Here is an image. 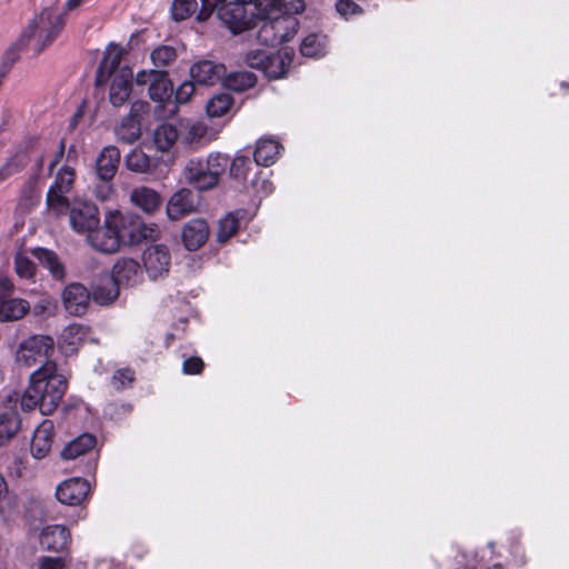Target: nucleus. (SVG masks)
Listing matches in <instances>:
<instances>
[{"instance_id": "f257e3e1", "label": "nucleus", "mask_w": 569, "mask_h": 569, "mask_svg": "<svg viewBox=\"0 0 569 569\" xmlns=\"http://www.w3.org/2000/svg\"><path fill=\"white\" fill-rule=\"evenodd\" d=\"M66 390V377L59 372L54 361L47 360L30 375L19 402L24 411L38 408L42 415L48 416L57 409Z\"/></svg>"}, {"instance_id": "f03ea898", "label": "nucleus", "mask_w": 569, "mask_h": 569, "mask_svg": "<svg viewBox=\"0 0 569 569\" xmlns=\"http://www.w3.org/2000/svg\"><path fill=\"white\" fill-rule=\"evenodd\" d=\"M62 14L53 8H44L27 26L19 38L21 46H28L40 54L52 44L63 28Z\"/></svg>"}, {"instance_id": "7ed1b4c3", "label": "nucleus", "mask_w": 569, "mask_h": 569, "mask_svg": "<svg viewBox=\"0 0 569 569\" xmlns=\"http://www.w3.org/2000/svg\"><path fill=\"white\" fill-rule=\"evenodd\" d=\"M228 164V156L219 152L210 153L207 159L191 158L186 162L181 177L197 190L207 191L219 183Z\"/></svg>"}, {"instance_id": "20e7f679", "label": "nucleus", "mask_w": 569, "mask_h": 569, "mask_svg": "<svg viewBox=\"0 0 569 569\" xmlns=\"http://www.w3.org/2000/svg\"><path fill=\"white\" fill-rule=\"evenodd\" d=\"M266 17L259 32L258 39L270 46L291 40L298 30V20L290 14H278L273 10L266 9Z\"/></svg>"}, {"instance_id": "39448f33", "label": "nucleus", "mask_w": 569, "mask_h": 569, "mask_svg": "<svg viewBox=\"0 0 569 569\" xmlns=\"http://www.w3.org/2000/svg\"><path fill=\"white\" fill-rule=\"evenodd\" d=\"M120 222L121 214L118 211L110 212L103 226H98L86 234L87 241L98 251L116 252L121 244Z\"/></svg>"}, {"instance_id": "423d86ee", "label": "nucleus", "mask_w": 569, "mask_h": 569, "mask_svg": "<svg viewBox=\"0 0 569 569\" xmlns=\"http://www.w3.org/2000/svg\"><path fill=\"white\" fill-rule=\"evenodd\" d=\"M53 350L54 341L50 336L32 335L18 345L14 361L19 367L30 368L49 358Z\"/></svg>"}, {"instance_id": "0eeeda50", "label": "nucleus", "mask_w": 569, "mask_h": 569, "mask_svg": "<svg viewBox=\"0 0 569 569\" xmlns=\"http://www.w3.org/2000/svg\"><path fill=\"white\" fill-rule=\"evenodd\" d=\"M20 393L14 390L6 392L0 411V447L8 445L21 429V417L17 410Z\"/></svg>"}, {"instance_id": "6e6552de", "label": "nucleus", "mask_w": 569, "mask_h": 569, "mask_svg": "<svg viewBox=\"0 0 569 569\" xmlns=\"http://www.w3.org/2000/svg\"><path fill=\"white\" fill-rule=\"evenodd\" d=\"M69 223L80 234H87L100 224L99 211L93 202L76 198L70 204Z\"/></svg>"}, {"instance_id": "1a4fd4ad", "label": "nucleus", "mask_w": 569, "mask_h": 569, "mask_svg": "<svg viewBox=\"0 0 569 569\" xmlns=\"http://www.w3.org/2000/svg\"><path fill=\"white\" fill-rule=\"evenodd\" d=\"M120 234L121 242L138 244L143 240L158 239L161 234V230L157 223H146L138 218H124L121 214Z\"/></svg>"}, {"instance_id": "9d476101", "label": "nucleus", "mask_w": 569, "mask_h": 569, "mask_svg": "<svg viewBox=\"0 0 569 569\" xmlns=\"http://www.w3.org/2000/svg\"><path fill=\"white\" fill-rule=\"evenodd\" d=\"M73 180V169L63 167L58 171L53 184L48 190L47 204L57 214L63 212L69 207L66 194L71 190Z\"/></svg>"}, {"instance_id": "9b49d317", "label": "nucleus", "mask_w": 569, "mask_h": 569, "mask_svg": "<svg viewBox=\"0 0 569 569\" xmlns=\"http://www.w3.org/2000/svg\"><path fill=\"white\" fill-rule=\"evenodd\" d=\"M142 262L148 277L152 280L163 278L171 267V253L162 243L148 246L142 253Z\"/></svg>"}, {"instance_id": "f8f14e48", "label": "nucleus", "mask_w": 569, "mask_h": 569, "mask_svg": "<svg viewBox=\"0 0 569 569\" xmlns=\"http://www.w3.org/2000/svg\"><path fill=\"white\" fill-rule=\"evenodd\" d=\"M149 104L146 101H134L130 112L123 117L116 128L117 138L123 143H133L141 136L140 116L146 113Z\"/></svg>"}, {"instance_id": "ddd939ff", "label": "nucleus", "mask_w": 569, "mask_h": 569, "mask_svg": "<svg viewBox=\"0 0 569 569\" xmlns=\"http://www.w3.org/2000/svg\"><path fill=\"white\" fill-rule=\"evenodd\" d=\"M218 18L233 34H238L250 27L253 12L232 0L219 8Z\"/></svg>"}, {"instance_id": "4468645a", "label": "nucleus", "mask_w": 569, "mask_h": 569, "mask_svg": "<svg viewBox=\"0 0 569 569\" xmlns=\"http://www.w3.org/2000/svg\"><path fill=\"white\" fill-rule=\"evenodd\" d=\"M198 206V198L193 191L181 188L170 197L166 208L167 217L171 221L181 220L197 212Z\"/></svg>"}, {"instance_id": "2eb2a0df", "label": "nucleus", "mask_w": 569, "mask_h": 569, "mask_svg": "<svg viewBox=\"0 0 569 569\" xmlns=\"http://www.w3.org/2000/svg\"><path fill=\"white\" fill-rule=\"evenodd\" d=\"M71 542V533L63 525H47L39 533L40 546L50 552H67Z\"/></svg>"}, {"instance_id": "dca6fc26", "label": "nucleus", "mask_w": 569, "mask_h": 569, "mask_svg": "<svg viewBox=\"0 0 569 569\" xmlns=\"http://www.w3.org/2000/svg\"><path fill=\"white\" fill-rule=\"evenodd\" d=\"M90 485L82 478H70L58 485L57 499L64 505H80L89 495Z\"/></svg>"}, {"instance_id": "f3484780", "label": "nucleus", "mask_w": 569, "mask_h": 569, "mask_svg": "<svg viewBox=\"0 0 569 569\" xmlns=\"http://www.w3.org/2000/svg\"><path fill=\"white\" fill-rule=\"evenodd\" d=\"M209 234V224L204 219H191L182 227V244L188 251H196L207 242Z\"/></svg>"}, {"instance_id": "a211bd4d", "label": "nucleus", "mask_w": 569, "mask_h": 569, "mask_svg": "<svg viewBox=\"0 0 569 569\" xmlns=\"http://www.w3.org/2000/svg\"><path fill=\"white\" fill-rule=\"evenodd\" d=\"M132 78L133 73L129 67L119 69L109 78L111 80L109 100L112 106L121 107L128 101L131 93Z\"/></svg>"}, {"instance_id": "6ab92c4d", "label": "nucleus", "mask_w": 569, "mask_h": 569, "mask_svg": "<svg viewBox=\"0 0 569 569\" xmlns=\"http://www.w3.org/2000/svg\"><path fill=\"white\" fill-rule=\"evenodd\" d=\"M53 439V422L51 420H43L33 431L30 443L31 456L37 460L46 458L51 451Z\"/></svg>"}, {"instance_id": "aec40b11", "label": "nucleus", "mask_w": 569, "mask_h": 569, "mask_svg": "<svg viewBox=\"0 0 569 569\" xmlns=\"http://www.w3.org/2000/svg\"><path fill=\"white\" fill-rule=\"evenodd\" d=\"M90 292L80 283L68 284L62 292V302L66 310L73 316H81L87 311Z\"/></svg>"}, {"instance_id": "412c9836", "label": "nucleus", "mask_w": 569, "mask_h": 569, "mask_svg": "<svg viewBox=\"0 0 569 569\" xmlns=\"http://www.w3.org/2000/svg\"><path fill=\"white\" fill-rule=\"evenodd\" d=\"M223 76L224 67L208 60L199 61L190 68L192 81L202 86L216 84L222 80Z\"/></svg>"}, {"instance_id": "4be33fe9", "label": "nucleus", "mask_w": 569, "mask_h": 569, "mask_svg": "<svg viewBox=\"0 0 569 569\" xmlns=\"http://www.w3.org/2000/svg\"><path fill=\"white\" fill-rule=\"evenodd\" d=\"M123 56V48L116 43H110L104 52V57L100 63V67L97 71L96 82L97 84H102L109 80L111 76H113L120 67L121 60Z\"/></svg>"}, {"instance_id": "5701e85b", "label": "nucleus", "mask_w": 569, "mask_h": 569, "mask_svg": "<svg viewBox=\"0 0 569 569\" xmlns=\"http://www.w3.org/2000/svg\"><path fill=\"white\" fill-rule=\"evenodd\" d=\"M111 277L114 279L119 288L121 286H134L141 280L140 266L133 259H120L114 263Z\"/></svg>"}, {"instance_id": "b1692460", "label": "nucleus", "mask_w": 569, "mask_h": 569, "mask_svg": "<svg viewBox=\"0 0 569 569\" xmlns=\"http://www.w3.org/2000/svg\"><path fill=\"white\" fill-rule=\"evenodd\" d=\"M293 56L292 49L289 48H282L276 53L268 52L267 61L261 71L269 78L279 79L287 73Z\"/></svg>"}, {"instance_id": "393cba45", "label": "nucleus", "mask_w": 569, "mask_h": 569, "mask_svg": "<svg viewBox=\"0 0 569 569\" xmlns=\"http://www.w3.org/2000/svg\"><path fill=\"white\" fill-rule=\"evenodd\" d=\"M120 151L114 146L104 147L97 158V173L104 182H109L118 170Z\"/></svg>"}, {"instance_id": "a878e982", "label": "nucleus", "mask_w": 569, "mask_h": 569, "mask_svg": "<svg viewBox=\"0 0 569 569\" xmlns=\"http://www.w3.org/2000/svg\"><path fill=\"white\" fill-rule=\"evenodd\" d=\"M87 337V329L81 325H70L66 327L59 338L58 347L62 353L69 356L74 353L83 343Z\"/></svg>"}, {"instance_id": "bb28decb", "label": "nucleus", "mask_w": 569, "mask_h": 569, "mask_svg": "<svg viewBox=\"0 0 569 569\" xmlns=\"http://www.w3.org/2000/svg\"><path fill=\"white\" fill-rule=\"evenodd\" d=\"M179 128L180 143L191 149L200 147L208 132L207 126L200 121H179Z\"/></svg>"}, {"instance_id": "cd10ccee", "label": "nucleus", "mask_w": 569, "mask_h": 569, "mask_svg": "<svg viewBox=\"0 0 569 569\" xmlns=\"http://www.w3.org/2000/svg\"><path fill=\"white\" fill-rule=\"evenodd\" d=\"M119 295V287L109 274L99 277L92 286V299L101 305H109L113 302Z\"/></svg>"}, {"instance_id": "c85d7f7f", "label": "nucleus", "mask_w": 569, "mask_h": 569, "mask_svg": "<svg viewBox=\"0 0 569 569\" xmlns=\"http://www.w3.org/2000/svg\"><path fill=\"white\" fill-rule=\"evenodd\" d=\"M131 202L146 213H153L161 204L160 194L149 187H138L131 191Z\"/></svg>"}, {"instance_id": "c756f323", "label": "nucleus", "mask_w": 569, "mask_h": 569, "mask_svg": "<svg viewBox=\"0 0 569 569\" xmlns=\"http://www.w3.org/2000/svg\"><path fill=\"white\" fill-rule=\"evenodd\" d=\"M30 310V303L20 298H0V321L22 319Z\"/></svg>"}, {"instance_id": "7c9ffc66", "label": "nucleus", "mask_w": 569, "mask_h": 569, "mask_svg": "<svg viewBox=\"0 0 569 569\" xmlns=\"http://www.w3.org/2000/svg\"><path fill=\"white\" fill-rule=\"evenodd\" d=\"M153 142L158 150H170L176 142H180V128L178 124L162 123L154 129Z\"/></svg>"}, {"instance_id": "2f4dec72", "label": "nucleus", "mask_w": 569, "mask_h": 569, "mask_svg": "<svg viewBox=\"0 0 569 569\" xmlns=\"http://www.w3.org/2000/svg\"><path fill=\"white\" fill-rule=\"evenodd\" d=\"M280 153L278 141L269 138H262L257 141L254 149V162L257 166L269 167L276 162Z\"/></svg>"}, {"instance_id": "473e14b6", "label": "nucleus", "mask_w": 569, "mask_h": 569, "mask_svg": "<svg viewBox=\"0 0 569 569\" xmlns=\"http://www.w3.org/2000/svg\"><path fill=\"white\" fill-rule=\"evenodd\" d=\"M96 438L90 433H83L68 442L61 450L63 460H73L92 450L96 446Z\"/></svg>"}, {"instance_id": "72a5a7b5", "label": "nucleus", "mask_w": 569, "mask_h": 569, "mask_svg": "<svg viewBox=\"0 0 569 569\" xmlns=\"http://www.w3.org/2000/svg\"><path fill=\"white\" fill-rule=\"evenodd\" d=\"M171 96L172 84L166 72L160 71L149 86V97L156 102L164 103L170 100Z\"/></svg>"}, {"instance_id": "f704fd0d", "label": "nucleus", "mask_w": 569, "mask_h": 569, "mask_svg": "<svg viewBox=\"0 0 569 569\" xmlns=\"http://www.w3.org/2000/svg\"><path fill=\"white\" fill-rule=\"evenodd\" d=\"M327 50V38L321 33H311L303 38L300 51L305 57L317 58L325 56Z\"/></svg>"}, {"instance_id": "c9c22d12", "label": "nucleus", "mask_w": 569, "mask_h": 569, "mask_svg": "<svg viewBox=\"0 0 569 569\" xmlns=\"http://www.w3.org/2000/svg\"><path fill=\"white\" fill-rule=\"evenodd\" d=\"M258 166H253L250 158L243 154H237L230 164V176L239 182H249L250 174L253 170H258Z\"/></svg>"}, {"instance_id": "e433bc0d", "label": "nucleus", "mask_w": 569, "mask_h": 569, "mask_svg": "<svg viewBox=\"0 0 569 569\" xmlns=\"http://www.w3.org/2000/svg\"><path fill=\"white\" fill-rule=\"evenodd\" d=\"M261 4L267 3L269 10H273L278 14L293 16L305 10L303 0H262Z\"/></svg>"}, {"instance_id": "4c0bfd02", "label": "nucleus", "mask_w": 569, "mask_h": 569, "mask_svg": "<svg viewBox=\"0 0 569 569\" xmlns=\"http://www.w3.org/2000/svg\"><path fill=\"white\" fill-rule=\"evenodd\" d=\"M256 82V76L248 71L233 72L229 74L224 80L226 87L233 91H243L253 87Z\"/></svg>"}, {"instance_id": "58836bf2", "label": "nucleus", "mask_w": 569, "mask_h": 569, "mask_svg": "<svg viewBox=\"0 0 569 569\" xmlns=\"http://www.w3.org/2000/svg\"><path fill=\"white\" fill-rule=\"evenodd\" d=\"M36 256L39 261L50 271L53 278L62 279L64 277V269L58 257L50 250L38 249Z\"/></svg>"}, {"instance_id": "ea45409f", "label": "nucleus", "mask_w": 569, "mask_h": 569, "mask_svg": "<svg viewBox=\"0 0 569 569\" xmlns=\"http://www.w3.org/2000/svg\"><path fill=\"white\" fill-rule=\"evenodd\" d=\"M239 229V219L237 213H228L219 220L217 240L220 243L227 242Z\"/></svg>"}, {"instance_id": "a19ab883", "label": "nucleus", "mask_w": 569, "mask_h": 569, "mask_svg": "<svg viewBox=\"0 0 569 569\" xmlns=\"http://www.w3.org/2000/svg\"><path fill=\"white\" fill-rule=\"evenodd\" d=\"M126 167L133 172L146 173L150 170L151 159L139 149H133L126 157Z\"/></svg>"}, {"instance_id": "79ce46f5", "label": "nucleus", "mask_w": 569, "mask_h": 569, "mask_svg": "<svg viewBox=\"0 0 569 569\" xmlns=\"http://www.w3.org/2000/svg\"><path fill=\"white\" fill-rule=\"evenodd\" d=\"M231 103L232 100L228 93L213 96L207 103V113L209 117H222L229 111Z\"/></svg>"}, {"instance_id": "37998d69", "label": "nucleus", "mask_w": 569, "mask_h": 569, "mask_svg": "<svg viewBox=\"0 0 569 569\" xmlns=\"http://www.w3.org/2000/svg\"><path fill=\"white\" fill-rule=\"evenodd\" d=\"M26 164V154L23 152H17L0 168V182L19 172Z\"/></svg>"}, {"instance_id": "c03bdc74", "label": "nucleus", "mask_w": 569, "mask_h": 569, "mask_svg": "<svg viewBox=\"0 0 569 569\" xmlns=\"http://www.w3.org/2000/svg\"><path fill=\"white\" fill-rule=\"evenodd\" d=\"M198 3L196 0H173L171 14L176 21L188 19L196 12Z\"/></svg>"}, {"instance_id": "a18cd8bd", "label": "nucleus", "mask_w": 569, "mask_h": 569, "mask_svg": "<svg viewBox=\"0 0 569 569\" xmlns=\"http://www.w3.org/2000/svg\"><path fill=\"white\" fill-rule=\"evenodd\" d=\"M26 48H29L28 46H21L19 43V39L16 43H13L4 53L1 61L0 67V78L4 77L7 72L12 68V66L18 61L19 59V52Z\"/></svg>"}, {"instance_id": "49530a36", "label": "nucleus", "mask_w": 569, "mask_h": 569, "mask_svg": "<svg viewBox=\"0 0 569 569\" xmlns=\"http://www.w3.org/2000/svg\"><path fill=\"white\" fill-rule=\"evenodd\" d=\"M177 57L174 48L160 46L151 52V60L156 67H166Z\"/></svg>"}, {"instance_id": "de8ad7c7", "label": "nucleus", "mask_w": 569, "mask_h": 569, "mask_svg": "<svg viewBox=\"0 0 569 569\" xmlns=\"http://www.w3.org/2000/svg\"><path fill=\"white\" fill-rule=\"evenodd\" d=\"M260 174H262V171L257 170L249 183L258 197H266L272 192L273 186L268 178L260 177Z\"/></svg>"}, {"instance_id": "09e8293b", "label": "nucleus", "mask_w": 569, "mask_h": 569, "mask_svg": "<svg viewBox=\"0 0 569 569\" xmlns=\"http://www.w3.org/2000/svg\"><path fill=\"white\" fill-rule=\"evenodd\" d=\"M268 51L262 49L249 50L243 58L244 64L261 70L267 61Z\"/></svg>"}, {"instance_id": "8fccbe9b", "label": "nucleus", "mask_w": 569, "mask_h": 569, "mask_svg": "<svg viewBox=\"0 0 569 569\" xmlns=\"http://www.w3.org/2000/svg\"><path fill=\"white\" fill-rule=\"evenodd\" d=\"M69 560L64 556H42L38 559L37 569H67Z\"/></svg>"}, {"instance_id": "3c124183", "label": "nucleus", "mask_w": 569, "mask_h": 569, "mask_svg": "<svg viewBox=\"0 0 569 569\" xmlns=\"http://www.w3.org/2000/svg\"><path fill=\"white\" fill-rule=\"evenodd\" d=\"M16 272L20 278L30 279L34 274L33 262L22 254H18L14 259Z\"/></svg>"}, {"instance_id": "603ef678", "label": "nucleus", "mask_w": 569, "mask_h": 569, "mask_svg": "<svg viewBox=\"0 0 569 569\" xmlns=\"http://www.w3.org/2000/svg\"><path fill=\"white\" fill-rule=\"evenodd\" d=\"M227 0H201V9L197 16L198 21H206L214 11L218 12Z\"/></svg>"}, {"instance_id": "864d4df0", "label": "nucleus", "mask_w": 569, "mask_h": 569, "mask_svg": "<svg viewBox=\"0 0 569 569\" xmlns=\"http://www.w3.org/2000/svg\"><path fill=\"white\" fill-rule=\"evenodd\" d=\"M194 92V82L193 81H184L177 89L174 94V101L177 104L187 103L191 96Z\"/></svg>"}, {"instance_id": "5fc2aeb1", "label": "nucleus", "mask_w": 569, "mask_h": 569, "mask_svg": "<svg viewBox=\"0 0 569 569\" xmlns=\"http://www.w3.org/2000/svg\"><path fill=\"white\" fill-rule=\"evenodd\" d=\"M337 11L345 18L357 14L360 8L352 0H338L336 3Z\"/></svg>"}, {"instance_id": "6e6d98bb", "label": "nucleus", "mask_w": 569, "mask_h": 569, "mask_svg": "<svg viewBox=\"0 0 569 569\" xmlns=\"http://www.w3.org/2000/svg\"><path fill=\"white\" fill-rule=\"evenodd\" d=\"M12 471L17 477L27 478L33 476V470L29 467L26 459L17 458L12 463Z\"/></svg>"}, {"instance_id": "4d7b16f0", "label": "nucleus", "mask_w": 569, "mask_h": 569, "mask_svg": "<svg viewBox=\"0 0 569 569\" xmlns=\"http://www.w3.org/2000/svg\"><path fill=\"white\" fill-rule=\"evenodd\" d=\"M12 508V502L9 497L8 486L4 478L0 475V512L4 513Z\"/></svg>"}, {"instance_id": "13d9d810", "label": "nucleus", "mask_w": 569, "mask_h": 569, "mask_svg": "<svg viewBox=\"0 0 569 569\" xmlns=\"http://www.w3.org/2000/svg\"><path fill=\"white\" fill-rule=\"evenodd\" d=\"M134 379L133 371L129 369L119 370L113 375V383L117 388H123Z\"/></svg>"}, {"instance_id": "bf43d9fd", "label": "nucleus", "mask_w": 569, "mask_h": 569, "mask_svg": "<svg viewBox=\"0 0 569 569\" xmlns=\"http://www.w3.org/2000/svg\"><path fill=\"white\" fill-rule=\"evenodd\" d=\"M203 362L199 357H190L183 361V372L186 375H197L201 372Z\"/></svg>"}, {"instance_id": "052dcab7", "label": "nucleus", "mask_w": 569, "mask_h": 569, "mask_svg": "<svg viewBox=\"0 0 569 569\" xmlns=\"http://www.w3.org/2000/svg\"><path fill=\"white\" fill-rule=\"evenodd\" d=\"M160 70H140L137 74H136V83L138 86H146V84H149L154 80L156 78V74L159 73Z\"/></svg>"}, {"instance_id": "680f3d73", "label": "nucleus", "mask_w": 569, "mask_h": 569, "mask_svg": "<svg viewBox=\"0 0 569 569\" xmlns=\"http://www.w3.org/2000/svg\"><path fill=\"white\" fill-rule=\"evenodd\" d=\"M54 307V301L52 298L46 296L42 297L39 302L34 306V312L37 315H42L46 312H51Z\"/></svg>"}, {"instance_id": "e2e57ef3", "label": "nucleus", "mask_w": 569, "mask_h": 569, "mask_svg": "<svg viewBox=\"0 0 569 569\" xmlns=\"http://www.w3.org/2000/svg\"><path fill=\"white\" fill-rule=\"evenodd\" d=\"M113 189L112 186L109 183L101 184L97 187L96 194L100 200H108L110 196L112 194Z\"/></svg>"}, {"instance_id": "0e129e2a", "label": "nucleus", "mask_w": 569, "mask_h": 569, "mask_svg": "<svg viewBox=\"0 0 569 569\" xmlns=\"http://www.w3.org/2000/svg\"><path fill=\"white\" fill-rule=\"evenodd\" d=\"M82 1L83 0H67L64 9L68 11L73 10L78 8L82 3Z\"/></svg>"}, {"instance_id": "69168bd1", "label": "nucleus", "mask_w": 569, "mask_h": 569, "mask_svg": "<svg viewBox=\"0 0 569 569\" xmlns=\"http://www.w3.org/2000/svg\"><path fill=\"white\" fill-rule=\"evenodd\" d=\"M491 569H501V567L499 565H496L493 568Z\"/></svg>"}]
</instances>
